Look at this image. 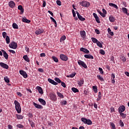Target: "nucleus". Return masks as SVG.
<instances>
[{"mask_svg":"<svg viewBox=\"0 0 129 129\" xmlns=\"http://www.w3.org/2000/svg\"><path fill=\"white\" fill-rule=\"evenodd\" d=\"M14 104L15 105V109L17 111L18 114H20L21 113V107L20 103L17 101H14Z\"/></svg>","mask_w":129,"mask_h":129,"instance_id":"nucleus-1","label":"nucleus"},{"mask_svg":"<svg viewBox=\"0 0 129 129\" xmlns=\"http://www.w3.org/2000/svg\"><path fill=\"white\" fill-rule=\"evenodd\" d=\"M81 120L84 122V124H87V125H92V121L90 120V119H87L86 118L82 117L81 118Z\"/></svg>","mask_w":129,"mask_h":129,"instance_id":"nucleus-2","label":"nucleus"},{"mask_svg":"<svg viewBox=\"0 0 129 129\" xmlns=\"http://www.w3.org/2000/svg\"><path fill=\"white\" fill-rule=\"evenodd\" d=\"M9 47L13 49H17L18 47L17 43L14 41H12L11 43L9 44Z\"/></svg>","mask_w":129,"mask_h":129,"instance_id":"nucleus-3","label":"nucleus"},{"mask_svg":"<svg viewBox=\"0 0 129 129\" xmlns=\"http://www.w3.org/2000/svg\"><path fill=\"white\" fill-rule=\"evenodd\" d=\"M78 63L80 66L82 67L85 69H87L88 68L87 64L84 62V61L81 60H79V61H78Z\"/></svg>","mask_w":129,"mask_h":129,"instance_id":"nucleus-4","label":"nucleus"},{"mask_svg":"<svg viewBox=\"0 0 129 129\" xmlns=\"http://www.w3.org/2000/svg\"><path fill=\"white\" fill-rule=\"evenodd\" d=\"M50 99L53 101L55 102L57 101V97L56 95L54 94L51 93L49 95Z\"/></svg>","mask_w":129,"mask_h":129,"instance_id":"nucleus-5","label":"nucleus"},{"mask_svg":"<svg viewBox=\"0 0 129 129\" xmlns=\"http://www.w3.org/2000/svg\"><path fill=\"white\" fill-rule=\"evenodd\" d=\"M81 5L82 7H85V8H89L90 4L89 2H88L82 1V2H81Z\"/></svg>","mask_w":129,"mask_h":129,"instance_id":"nucleus-6","label":"nucleus"},{"mask_svg":"<svg viewBox=\"0 0 129 129\" xmlns=\"http://www.w3.org/2000/svg\"><path fill=\"white\" fill-rule=\"evenodd\" d=\"M125 110V107L124 105H121L118 108L119 113L123 112Z\"/></svg>","mask_w":129,"mask_h":129,"instance_id":"nucleus-7","label":"nucleus"},{"mask_svg":"<svg viewBox=\"0 0 129 129\" xmlns=\"http://www.w3.org/2000/svg\"><path fill=\"white\" fill-rule=\"evenodd\" d=\"M59 57L61 59V60L62 61H67L68 60V57L66 55L60 54Z\"/></svg>","mask_w":129,"mask_h":129,"instance_id":"nucleus-8","label":"nucleus"},{"mask_svg":"<svg viewBox=\"0 0 129 129\" xmlns=\"http://www.w3.org/2000/svg\"><path fill=\"white\" fill-rule=\"evenodd\" d=\"M19 73L23 76L24 78H28V75L26 73V72L23 70H21L19 71Z\"/></svg>","mask_w":129,"mask_h":129,"instance_id":"nucleus-9","label":"nucleus"},{"mask_svg":"<svg viewBox=\"0 0 129 129\" xmlns=\"http://www.w3.org/2000/svg\"><path fill=\"white\" fill-rule=\"evenodd\" d=\"M9 6L10 8L13 9L16 6V3L14 1H11L9 2Z\"/></svg>","mask_w":129,"mask_h":129,"instance_id":"nucleus-10","label":"nucleus"},{"mask_svg":"<svg viewBox=\"0 0 129 129\" xmlns=\"http://www.w3.org/2000/svg\"><path fill=\"white\" fill-rule=\"evenodd\" d=\"M44 32V30L42 29H39L35 31L36 35H40Z\"/></svg>","mask_w":129,"mask_h":129,"instance_id":"nucleus-11","label":"nucleus"},{"mask_svg":"<svg viewBox=\"0 0 129 129\" xmlns=\"http://www.w3.org/2000/svg\"><path fill=\"white\" fill-rule=\"evenodd\" d=\"M76 14H77L78 18L81 21H85L86 20L85 18L81 16V15L78 12H76Z\"/></svg>","mask_w":129,"mask_h":129,"instance_id":"nucleus-12","label":"nucleus"},{"mask_svg":"<svg viewBox=\"0 0 129 129\" xmlns=\"http://www.w3.org/2000/svg\"><path fill=\"white\" fill-rule=\"evenodd\" d=\"M0 65H1V67L5 69H8L9 68V66L8 64H7L4 62H1Z\"/></svg>","mask_w":129,"mask_h":129,"instance_id":"nucleus-13","label":"nucleus"},{"mask_svg":"<svg viewBox=\"0 0 129 129\" xmlns=\"http://www.w3.org/2000/svg\"><path fill=\"white\" fill-rule=\"evenodd\" d=\"M33 105L35 107H36L37 109H43V106L40 104H38L35 102H33Z\"/></svg>","mask_w":129,"mask_h":129,"instance_id":"nucleus-14","label":"nucleus"},{"mask_svg":"<svg viewBox=\"0 0 129 129\" xmlns=\"http://www.w3.org/2000/svg\"><path fill=\"white\" fill-rule=\"evenodd\" d=\"M80 51L85 52L86 54H89L90 52L89 50L88 49L84 47H81L80 48Z\"/></svg>","mask_w":129,"mask_h":129,"instance_id":"nucleus-15","label":"nucleus"},{"mask_svg":"<svg viewBox=\"0 0 129 129\" xmlns=\"http://www.w3.org/2000/svg\"><path fill=\"white\" fill-rule=\"evenodd\" d=\"M48 82H49V83L54 85H58V83L55 82L54 80H52V79L48 78Z\"/></svg>","mask_w":129,"mask_h":129,"instance_id":"nucleus-16","label":"nucleus"},{"mask_svg":"<svg viewBox=\"0 0 129 129\" xmlns=\"http://www.w3.org/2000/svg\"><path fill=\"white\" fill-rule=\"evenodd\" d=\"M38 101L43 105H45L46 104V102L43 99L39 98Z\"/></svg>","mask_w":129,"mask_h":129,"instance_id":"nucleus-17","label":"nucleus"},{"mask_svg":"<svg viewBox=\"0 0 129 129\" xmlns=\"http://www.w3.org/2000/svg\"><path fill=\"white\" fill-rule=\"evenodd\" d=\"M84 57L86 58H88V59H94V57L93 56V55L90 54H85L84 55Z\"/></svg>","mask_w":129,"mask_h":129,"instance_id":"nucleus-18","label":"nucleus"},{"mask_svg":"<svg viewBox=\"0 0 129 129\" xmlns=\"http://www.w3.org/2000/svg\"><path fill=\"white\" fill-rule=\"evenodd\" d=\"M84 84V80L83 78L81 79L79 81H78V84L80 87H81Z\"/></svg>","mask_w":129,"mask_h":129,"instance_id":"nucleus-19","label":"nucleus"},{"mask_svg":"<svg viewBox=\"0 0 129 129\" xmlns=\"http://www.w3.org/2000/svg\"><path fill=\"white\" fill-rule=\"evenodd\" d=\"M2 52H3L4 57L6 59V60H8V59L9 58L8 54L4 50H2Z\"/></svg>","mask_w":129,"mask_h":129,"instance_id":"nucleus-20","label":"nucleus"},{"mask_svg":"<svg viewBox=\"0 0 129 129\" xmlns=\"http://www.w3.org/2000/svg\"><path fill=\"white\" fill-rule=\"evenodd\" d=\"M109 6L112 7V8H113L116 10L118 9V7L115 4L110 3H109Z\"/></svg>","mask_w":129,"mask_h":129,"instance_id":"nucleus-21","label":"nucleus"},{"mask_svg":"<svg viewBox=\"0 0 129 129\" xmlns=\"http://www.w3.org/2000/svg\"><path fill=\"white\" fill-rule=\"evenodd\" d=\"M37 89L38 90V92L39 93H40V94H41V95L43 94V90L41 87L40 86L37 87Z\"/></svg>","mask_w":129,"mask_h":129,"instance_id":"nucleus-22","label":"nucleus"},{"mask_svg":"<svg viewBox=\"0 0 129 129\" xmlns=\"http://www.w3.org/2000/svg\"><path fill=\"white\" fill-rule=\"evenodd\" d=\"M122 10L123 14H126L127 16H129V13L127 12V9L125 8H122Z\"/></svg>","mask_w":129,"mask_h":129,"instance_id":"nucleus-23","label":"nucleus"},{"mask_svg":"<svg viewBox=\"0 0 129 129\" xmlns=\"http://www.w3.org/2000/svg\"><path fill=\"white\" fill-rule=\"evenodd\" d=\"M22 22L26 23H31V20L26 19V17L22 18Z\"/></svg>","mask_w":129,"mask_h":129,"instance_id":"nucleus-24","label":"nucleus"},{"mask_svg":"<svg viewBox=\"0 0 129 129\" xmlns=\"http://www.w3.org/2000/svg\"><path fill=\"white\" fill-rule=\"evenodd\" d=\"M23 59L25 61H27V62H29L30 61V59L28 57L27 55H24L23 56Z\"/></svg>","mask_w":129,"mask_h":129,"instance_id":"nucleus-25","label":"nucleus"},{"mask_svg":"<svg viewBox=\"0 0 129 129\" xmlns=\"http://www.w3.org/2000/svg\"><path fill=\"white\" fill-rule=\"evenodd\" d=\"M109 20L110 22H114L115 21V18L112 15L109 17Z\"/></svg>","mask_w":129,"mask_h":129,"instance_id":"nucleus-26","label":"nucleus"},{"mask_svg":"<svg viewBox=\"0 0 129 129\" xmlns=\"http://www.w3.org/2000/svg\"><path fill=\"white\" fill-rule=\"evenodd\" d=\"M80 34H81V37L84 38V37H85V36H86V32L85 31H81Z\"/></svg>","mask_w":129,"mask_h":129,"instance_id":"nucleus-27","label":"nucleus"},{"mask_svg":"<svg viewBox=\"0 0 129 129\" xmlns=\"http://www.w3.org/2000/svg\"><path fill=\"white\" fill-rule=\"evenodd\" d=\"M18 119H22L24 118V116L20 114H16Z\"/></svg>","mask_w":129,"mask_h":129,"instance_id":"nucleus-28","label":"nucleus"},{"mask_svg":"<svg viewBox=\"0 0 129 129\" xmlns=\"http://www.w3.org/2000/svg\"><path fill=\"white\" fill-rule=\"evenodd\" d=\"M97 78L101 81H104V78L99 75H97Z\"/></svg>","mask_w":129,"mask_h":129,"instance_id":"nucleus-29","label":"nucleus"},{"mask_svg":"<svg viewBox=\"0 0 129 129\" xmlns=\"http://www.w3.org/2000/svg\"><path fill=\"white\" fill-rule=\"evenodd\" d=\"M72 91L74 93H78L79 92L78 89L75 87L72 88Z\"/></svg>","mask_w":129,"mask_h":129,"instance_id":"nucleus-30","label":"nucleus"},{"mask_svg":"<svg viewBox=\"0 0 129 129\" xmlns=\"http://www.w3.org/2000/svg\"><path fill=\"white\" fill-rule=\"evenodd\" d=\"M12 27H13L14 29H19L18 25L16 23H14L12 24Z\"/></svg>","mask_w":129,"mask_h":129,"instance_id":"nucleus-31","label":"nucleus"},{"mask_svg":"<svg viewBox=\"0 0 129 129\" xmlns=\"http://www.w3.org/2000/svg\"><path fill=\"white\" fill-rule=\"evenodd\" d=\"M107 32L108 33L111 35V36H113L114 35V33L113 32H112L110 28H108L107 29Z\"/></svg>","mask_w":129,"mask_h":129,"instance_id":"nucleus-32","label":"nucleus"},{"mask_svg":"<svg viewBox=\"0 0 129 129\" xmlns=\"http://www.w3.org/2000/svg\"><path fill=\"white\" fill-rule=\"evenodd\" d=\"M56 94H57V96H58L59 98H64V96H63V94H61V93H60V92H57L56 93Z\"/></svg>","mask_w":129,"mask_h":129,"instance_id":"nucleus-33","label":"nucleus"},{"mask_svg":"<svg viewBox=\"0 0 129 129\" xmlns=\"http://www.w3.org/2000/svg\"><path fill=\"white\" fill-rule=\"evenodd\" d=\"M6 43L9 44L10 43V37L9 36H7L6 38Z\"/></svg>","mask_w":129,"mask_h":129,"instance_id":"nucleus-34","label":"nucleus"},{"mask_svg":"<svg viewBox=\"0 0 129 129\" xmlns=\"http://www.w3.org/2000/svg\"><path fill=\"white\" fill-rule=\"evenodd\" d=\"M91 39H92V41L93 42V43L97 44V42L98 41V40L97 39V38H94V37H92Z\"/></svg>","mask_w":129,"mask_h":129,"instance_id":"nucleus-35","label":"nucleus"},{"mask_svg":"<svg viewBox=\"0 0 129 129\" xmlns=\"http://www.w3.org/2000/svg\"><path fill=\"white\" fill-rule=\"evenodd\" d=\"M93 90L95 93H97L98 92V89H97V87L96 86H94L92 87Z\"/></svg>","mask_w":129,"mask_h":129,"instance_id":"nucleus-36","label":"nucleus"},{"mask_svg":"<svg viewBox=\"0 0 129 129\" xmlns=\"http://www.w3.org/2000/svg\"><path fill=\"white\" fill-rule=\"evenodd\" d=\"M119 114L122 119H125L126 117V114H124L123 112L120 113Z\"/></svg>","mask_w":129,"mask_h":129,"instance_id":"nucleus-37","label":"nucleus"},{"mask_svg":"<svg viewBox=\"0 0 129 129\" xmlns=\"http://www.w3.org/2000/svg\"><path fill=\"white\" fill-rule=\"evenodd\" d=\"M52 58L55 62H58V58H57L56 57L53 56L52 57Z\"/></svg>","mask_w":129,"mask_h":129,"instance_id":"nucleus-38","label":"nucleus"},{"mask_svg":"<svg viewBox=\"0 0 129 129\" xmlns=\"http://www.w3.org/2000/svg\"><path fill=\"white\" fill-rule=\"evenodd\" d=\"M97 45L100 48H102L103 47L102 44L99 41H98L97 42Z\"/></svg>","mask_w":129,"mask_h":129,"instance_id":"nucleus-39","label":"nucleus"},{"mask_svg":"<svg viewBox=\"0 0 129 129\" xmlns=\"http://www.w3.org/2000/svg\"><path fill=\"white\" fill-rule=\"evenodd\" d=\"M97 12H98V13L103 17V18H105L106 15L105 14L101 12L100 11H97Z\"/></svg>","mask_w":129,"mask_h":129,"instance_id":"nucleus-40","label":"nucleus"},{"mask_svg":"<svg viewBox=\"0 0 129 129\" xmlns=\"http://www.w3.org/2000/svg\"><path fill=\"white\" fill-rule=\"evenodd\" d=\"M54 80H55L56 82H58V83H59V84H60L61 82V80H60V79L58 78H54Z\"/></svg>","mask_w":129,"mask_h":129,"instance_id":"nucleus-41","label":"nucleus"},{"mask_svg":"<svg viewBox=\"0 0 129 129\" xmlns=\"http://www.w3.org/2000/svg\"><path fill=\"white\" fill-rule=\"evenodd\" d=\"M119 124L121 127H123L124 125L123 122L121 120H119Z\"/></svg>","mask_w":129,"mask_h":129,"instance_id":"nucleus-42","label":"nucleus"},{"mask_svg":"<svg viewBox=\"0 0 129 129\" xmlns=\"http://www.w3.org/2000/svg\"><path fill=\"white\" fill-rule=\"evenodd\" d=\"M66 39V36L63 35V36H61L60 38V42H62V41L65 40Z\"/></svg>","mask_w":129,"mask_h":129,"instance_id":"nucleus-43","label":"nucleus"},{"mask_svg":"<svg viewBox=\"0 0 129 129\" xmlns=\"http://www.w3.org/2000/svg\"><path fill=\"white\" fill-rule=\"evenodd\" d=\"M7 32H2V36L4 38H6L7 37Z\"/></svg>","mask_w":129,"mask_h":129,"instance_id":"nucleus-44","label":"nucleus"},{"mask_svg":"<svg viewBox=\"0 0 129 129\" xmlns=\"http://www.w3.org/2000/svg\"><path fill=\"white\" fill-rule=\"evenodd\" d=\"M99 71L101 74L103 75L104 74V71L102 68L99 67Z\"/></svg>","mask_w":129,"mask_h":129,"instance_id":"nucleus-45","label":"nucleus"},{"mask_svg":"<svg viewBox=\"0 0 129 129\" xmlns=\"http://www.w3.org/2000/svg\"><path fill=\"white\" fill-rule=\"evenodd\" d=\"M4 80L6 82H7V83H10V80L7 77L4 78Z\"/></svg>","mask_w":129,"mask_h":129,"instance_id":"nucleus-46","label":"nucleus"},{"mask_svg":"<svg viewBox=\"0 0 129 129\" xmlns=\"http://www.w3.org/2000/svg\"><path fill=\"white\" fill-rule=\"evenodd\" d=\"M30 124L31 125V126L32 127H34L35 126V124L34 122L33 121H30Z\"/></svg>","mask_w":129,"mask_h":129,"instance_id":"nucleus-47","label":"nucleus"},{"mask_svg":"<svg viewBox=\"0 0 129 129\" xmlns=\"http://www.w3.org/2000/svg\"><path fill=\"white\" fill-rule=\"evenodd\" d=\"M110 125L112 126V129H116L115 128V124L113 122H110Z\"/></svg>","mask_w":129,"mask_h":129,"instance_id":"nucleus-48","label":"nucleus"},{"mask_svg":"<svg viewBox=\"0 0 129 129\" xmlns=\"http://www.w3.org/2000/svg\"><path fill=\"white\" fill-rule=\"evenodd\" d=\"M100 52L102 55H105V52L103 49H100Z\"/></svg>","mask_w":129,"mask_h":129,"instance_id":"nucleus-49","label":"nucleus"},{"mask_svg":"<svg viewBox=\"0 0 129 129\" xmlns=\"http://www.w3.org/2000/svg\"><path fill=\"white\" fill-rule=\"evenodd\" d=\"M28 116L29 118H33V115L32 114V113L29 112L28 113Z\"/></svg>","mask_w":129,"mask_h":129,"instance_id":"nucleus-50","label":"nucleus"},{"mask_svg":"<svg viewBox=\"0 0 129 129\" xmlns=\"http://www.w3.org/2000/svg\"><path fill=\"white\" fill-rule=\"evenodd\" d=\"M98 97L99 99H102V94H101V93L100 92H99L98 93Z\"/></svg>","mask_w":129,"mask_h":129,"instance_id":"nucleus-51","label":"nucleus"},{"mask_svg":"<svg viewBox=\"0 0 129 129\" xmlns=\"http://www.w3.org/2000/svg\"><path fill=\"white\" fill-rule=\"evenodd\" d=\"M121 59L123 62H125L126 61V58H125V57L123 56V55L122 56H121Z\"/></svg>","mask_w":129,"mask_h":129,"instance_id":"nucleus-52","label":"nucleus"},{"mask_svg":"<svg viewBox=\"0 0 129 129\" xmlns=\"http://www.w3.org/2000/svg\"><path fill=\"white\" fill-rule=\"evenodd\" d=\"M17 126L18 127V128H23L24 127V125L23 124H18Z\"/></svg>","mask_w":129,"mask_h":129,"instance_id":"nucleus-53","label":"nucleus"},{"mask_svg":"<svg viewBox=\"0 0 129 129\" xmlns=\"http://www.w3.org/2000/svg\"><path fill=\"white\" fill-rule=\"evenodd\" d=\"M50 19L54 24H56V21L53 18L50 17Z\"/></svg>","mask_w":129,"mask_h":129,"instance_id":"nucleus-54","label":"nucleus"},{"mask_svg":"<svg viewBox=\"0 0 129 129\" xmlns=\"http://www.w3.org/2000/svg\"><path fill=\"white\" fill-rule=\"evenodd\" d=\"M60 83H61V85L63 87H64V88H66V84H65L64 82H61Z\"/></svg>","mask_w":129,"mask_h":129,"instance_id":"nucleus-55","label":"nucleus"},{"mask_svg":"<svg viewBox=\"0 0 129 129\" xmlns=\"http://www.w3.org/2000/svg\"><path fill=\"white\" fill-rule=\"evenodd\" d=\"M76 75V73H74V74L70 75V78H73L74 77H75Z\"/></svg>","mask_w":129,"mask_h":129,"instance_id":"nucleus-56","label":"nucleus"},{"mask_svg":"<svg viewBox=\"0 0 129 129\" xmlns=\"http://www.w3.org/2000/svg\"><path fill=\"white\" fill-rule=\"evenodd\" d=\"M56 4L58 6H61V2L60 1H56Z\"/></svg>","mask_w":129,"mask_h":129,"instance_id":"nucleus-57","label":"nucleus"},{"mask_svg":"<svg viewBox=\"0 0 129 129\" xmlns=\"http://www.w3.org/2000/svg\"><path fill=\"white\" fill-rule=\"evenodd\" d=\"M95 21L97 22V23H100V21L99 20V18L98 17H97L96 19H95Z\"/></svg>","mask_w":129,"mask_h":129,"instance_id":"nucleus-58","label":"nucleus"},{"mask_svg":"<svg viewBox=\"0 0 129 129\" xmlns=\"http://www.w3.org/2000/svg\"><path fill=\"white\" fill-rule=\"evenodd\" d=\"M9 51L10 52H12V54H16V51H15L14 50H13L12 49H9Z\"/></svg>","mask_w":129,"mask_h":129,"instance_id":"nucleus-59","label":"nucleus"},{"mask_svg":"<svg viewBox=\"0 0 129 129\" xmlns=\"http://www.w3.org/2000/svg\"><path fill=\"white\" fill-rule=\"evenodd\" d=\"M102 10L103 13L105 15H106L107 14V12L106 11L105 9H102Z\"/></svg>","mask_w":129,"mask_h":129,"instance_id":"nucleus-60","label":"nucleus"},{"mask_svg":"<svg viewBox=\"0 0 129 129\" xmlns=\"http://www.w3.org/2000/svg\"><path fill=\"white\" fill-rule=\"evenodd\" d=\"M25 50H26L27 52H30V49H29V48L28 47H27V46H26V47H25Z\"/></svg>","mask_w":129,"mask_h":129,"instance_id":"nucleus-61","label":"nucleus"},{"mask_svg":"<svg viewBox=\"0 0 129 129\" xmlns=\"http://www.w3.org/2000/svg\"><path fill=\"white\" fill-rule=\"evenodd\" d=\"M38 72L43 73H44V70L42 69H38Z\"/></svg>","mask_w":129,"mask_h":129,"instance_id":"nucleus-62","label":"nucleus"},{"mask_svg":"<svg viewBox=\"0 0 129 129\" xmlns=\"http://www.w3.org/2000/svg\"><path fill=\"white\" fill-rule=\"evenodd\" d=\"M95 33H97V34H100V31H99L98 29H95Z\"/></svg>","mask_w":129,"mask_h":129,"instance_id":"nucleus-63","label":"nucleus"},{"mask_svg":"<svg viewBox=\"0 0 129 129\" xmlns=\"http://www.w3.org/2000/svg\"><path fill=\"white\" fill-rule=\"evenodd\" d=\"M8 129H12L13 128V126H12V125L9 124L8 125Z\"/></svg>","mask_w":129,"mask_h":129,"instance_id":"nucleus-64","label":"nucleus"}]
</instances>
